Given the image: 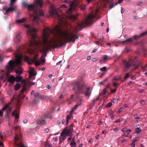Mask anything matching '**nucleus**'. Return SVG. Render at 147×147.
Instances as JSON below:
<instances>
[{
	"mask_svg": "<svg viewBox=\"0 0 147 147\" xmlns=\"http://www.w3.org/2000/svg\"><path fill=\"white\" fill-rule=\"evenodd\" d=\"M38 56V54H36L34 56V58L33 59H31V63H33L35 62L37 58V57Z\"/></svg>",
	"mask_w": 147,
	"mask_h": 147,
	"instance_id": "obj_31",
	"label": "nucleus"
},
{
	"mask_svg": "<svg viewBox=\"0 0 147 147\" xmlns=\"http://www.w3.org/2000/svg\"><path fill=\"white\" fill-rule=\"evenodd\" d=\"M23 6L28 8L29 11L30 18L33 19V22L36 24H38L40 21V16H43L44 12L41 9L36 10V7L38 5L41 8L42 6V0H36V4L34 5L28 4L26 2L23 3Z\"/></svg>",
	"mask_w": 147,
	"mask_h": 147,
	"instance_id": "obj_2",
	"label": "nucleus"
},
{
	"mask_svg": "<svg viewBox=\"0 0 147 147\" xmlns=\"http://www.w3.org/2000/svg\"><path fill=\"white\" fill-rule=\"evenodd\" d=\"M123 108L121 107V108H120L119 110V112L120 113V112H121L122 111H123Z\"/></svg>",
	"mask_w": 147,
	"mask_h": 147,
	"instance_id": "obj_59",
	"label": "nucleus"
},
{
	"mask_svg": "<svg viewBox=\"0 0 147 147\" xmlns=\"http://www.w3.org/2000/svg\"><path fill=\"white\" fill-rule=\"evenodd\" d=\"M80 9L82 10H84L85 9V6H80Z\"/></svg>",
	"mask_w": 147,
	"mask_h": 147,
	"instance_id": "obj_51",
	"label": "nucleus"
},
{
	"mask_svg": "<svg viewBox=\"0 0 147 147\" xmlns=\"http://www.w3.org/2000/svg\"><path fill=\"white\" fill-rule=\"evenodd\" d=\"M15 56L16 59L15 61L10 60L8 62V65L6 67L7 70L6 74L7 76L9 75L11 71L13 70L17 65H20L21 64L22 55L19 53H17L15 55Z\"/></svg>",
	"mask_w": 147,
	"mask_h": 147,
	"instance_id": "obj_4",
	"label": "nucleus"
},
{
	"mask_svg": "<svg viewBox=\"0 0 147 147\" xmlns=\"http://www.w3.org/2000/svg\"><path fill=\"white\" fill-rule=\"evenodd\" d=\"M81 104H82V103H81V102L80 103H79V104H78V105H76L73 108L71 111L73 112L74 111V110H76L78 108V106L79 105H80Z\"/></svg>",
	"mask_w": 147,
	"mask_h": 147,
	"instance_id": "obj_37",
	"label": "nucleus"
},
{
	"mask_svg": "<svg viewBox=\"0 0 147 147\" xmlns=\"http://www.w3.org/2000/svg\"><path fill=\"white\" fill-rule=\"evenodd\" d=\"M17 0H10L9 5L11 6L14 7V3Z\"/></svg>",
	"mask_w": 147,
	"mask_h": 147,
	"instance_id": "obj_36",
	"label": "nucleus"
},
{
	"mask_svg": "<svg viewBox=\"0 0 147 147\" xmlns=\"http://www.w3.org/2000/svg\"><path fill=\"white\" fill-rule=\"evenodd\" d=\"M20 82L22 84V89L21 90V92H24L26 90L27 85V83H26V81L25 80H21Z\"/></svg>",
	"mask_w": 147,
	"mask_h": 147,
	"instance_id": "obj_13",
	"label": "nucleus"
},
{
	"mask_svg": "<svg viewBox=\"0 0 147 147\" xmlns=\"http://www.w3.org/2000/svg\"><path fill=\"white\" fill-rule=\"evenodd\" d=\"M140 103L142 105H144L145 104V101L142 100L140 102Z\"/></svg>",
	"mask_w": 147,
	"mask_h": 147,
	"instance_id": "obj_55",
	"label": "nucleus"
},
{
	"mask_svg": "<svg viewBox=\"0 0 147 147\" xmlns=\"http://www.w3.org/2000/svg\"><path fill=\"white\" fill-rule=\"evenodd\" d=\"M15 81V77L13 75L11 76L8 78V81L11 84H13Z\"/></svg>",
	"mask_w": 147,
	"mask_h": 147,
	"instance_id": "obj_17",
	"label": "nucleus"
},
{
	"mask_svg": "<svg viewBox=\"0 0 147 147\" xmlns=\"http://www.w3.org/2000/svg\"><path fill=\"white\" fill-rule=\"evenodd\" d=\"M70 145L71 147H76V143L74 141H71L70 144Z\"/></svg>",
	"mask_w": 147,
	"mask_h": 147,
	"instance_id": "obj_34",
	"label": "nucleus"
},
{
	"mask_svg": "<svg viewBox=\"0 0 147 147\" xmlns=\"http://www.w3.org/2000/svg\"><path fill=\"white\" fill-rule=\"evenodd\" d=\"M105 1H106L107 3H109V9H111L115 5H117L118 4L122 3L123 0H118V1L116 2L115 4H114L113 1L112 0H104Z\"/></svg>",
	"mask_w": 147,
	"mask_h": 147,
	"instance_id": "obj_10",
	"label": "nucleus"
},
{
	"mask_svg": "<svg viewBox=\"0 0 147 147\" xmlns=\"http://www.w3.org/2000/svg\"><path fill=\"white\" fill-rule=\"evenodd\" d=\"M59 9L53 8L50 10V16L57 20L59 25L56 26L53 29H50L48 27L45 28L43 30L42 42L35 40L37 36L34 32H37V30L29 24L24 25V27L28 29L27 35L30 36L32 38L29 41L30 47L38 48L41 52H43L41 57L42 58H45L46 57L47 53L51 48H56L71 42L74 43L75 40L79 38L77 34L72 33L70 29L61 30V27L67 23L64 16L59 14Z\"/></svg>",
	"mask_w": 147,
	"mask_h": 147,
	"instance_id": "obj_1",
	"label": "nucleus"
},
{
	"mask_svg": "<svg viewBox=\"0 0 147 147\" xmlns=\"http://www.w3.org/2000/svg\"><path fill=\"white\" fill-rule=\"evenodd\" d=\"M121 121V120L120 119H118L117 120L115 121V123H118V122H120Z\"/></svg>",
	"mask_w": 147,
	"mask_h": 147,
	"instance_id": "obj_60",
	"label": "nucleus"
},
{
	"mask_svg": "<svg viewBox=\"0 0 147 147\" xmlns=\"http://www.w3.org/2000/svg\"><path fill=\"white\" fill-rule=\"evenodd\" d=\"M137 140H132V142L131 144V147H133L135 145V143L136 141Z\"/></svg>",
	"mask_w": 147,
	"mask_h": 147,
	"instance_id": "obj_43",
	"label": "nucleus"
},
{
	"mask_svg": "<svg viewBox=\"0 0 147 147\" xmlns=\"http://www.w3.org/2000/svg\"><path fill=\"white\" fill-rule=\"evenodd\" d=\"M138 59L139 58L138 57L135 56L130 58L127 61L124 60L123 62L124 72L127 71L132 65L134 67V68L131 69L132 71H134L137 69L139 66V64L137 63Z\"/></svg>",
	"mask_w": 147,
	"mask_h": 147,
	"instance_id": "obj_5",
	"label": "nucleus"
},
{
	"mask_svg": "<svg viewBox=\"0 0 147 147\" xmlns=\"http://www.w3.org/2000/svg\"><path fill=\"white\" fill-rule=\"evenodd\" d=\"M30 84L29 85V86L32 85H34L35 84V82H29Z\"/></svg>",
	"mask_w": 147,
	"mask_h": 147,
	"instance_id": "obj_56",
	"label": "nucleus"
},
{
	"mask_svg": "<svg viewBox=\"0 0 147 147\" xmlns=\"http://www.w3.org/2000/svg\"><path fill=\"white\" fill-rule=\"evenodd\" d=\"M131 78L132 80H134L135 79V76H131Z\"/></svg>",
	"mask_w": 147,
	"mask_h": 147,
	"instance_id": "obj_57",
	"label": "nucleus"
},
{
	"mask_svg": "<svg viewBox=\"0 0 147 147\" xmlns=\"http://www.w3.org/2000/svg\"><path fill=\"white\" fill-rule=\"evenodd\" d=\"M34 68H31L30 69L29 71V78L30 80L32 79L34 80L35 79V78H32V77L34 76H35L36 75V73H35L34 72Z\"/></svg>",
	"mask_w": 147,
	"mask_h": 147,
	"instance_id": "obj_12",
	"label": "nucleus"
},
{
	"mask_svg": "<svg viewBox=\"0 0 147 147\" xmlns=\"http://www.w3.org/2000/svg\"><path fill=\"white\" fill-rule=\"evenodd\" d=\"M21 92H21L19 93L18 95V98H24L25 97V95H23V92Z\"/></svg>",
	"mask_w": 147,
	"mask_h": 147,
	"instance_id": "obj_27",
	"label": "nucleus"
},
{
	"mask_svg": "<svg viewBox=\"0 0 147 147\" xmlns=\"http://www.w3.org/2000/svg\"><path fill=\"white\" fill-rule=\"evenodd\" d=\"M75 84L76 86V87L78 89L79 94H84L85 96L86 97H89L90 96L91 91L90 90V87H89L87 88L86 91H83V87L85 85L84 83L80 84L79 82H77L75 83Z\"/></svg>",
	"mask_w": 147,
	"mask_h": 147,
	"instance_id": "obj_6",
	"label": "nucleus"
},
{
	"mask_svg": "<svg viewBox=\"0 0 147 147\" xmlns=\"http://www.w3.org/2000/svg\"><path fill=\"white\" fill-rule=\"evenodd\" d=\"M66 138V136L64 135V131H62L61 133L60 136L59 138V143L60 144L62 142V141L64 140Z\"/></svg>",
	"mask_w": 147,
	"mask_h": 147,
	"instance_id": "obj_14",
	"label": "nucleus"
},
{
	"mask_svg": "<svg viewBox=\"0 0 147 147\" xmlns=\"http://www.w3.org/2000/svg\"><path fill=\"white\" fill-rule=\"evenodd\" d=\"M45 147H52V146L47 143L45 144Z\"/></svg>",
	"mask_w": 147,
	"mask_h": 147,
	"instance_id": "obj_53",
	"label": "nucleus"
},
{
	"mask_svg": "<svg viewBox=\"0 0 147 147\" xmlns=\"http://www.w3.org/2000/svg\"><path fill=\"white\" fill-rule=\"evenodd\" d=\"M121 78V77L120 76H118V77H117L116 76H115L114 77L113 80L114 81H119Z\"/></svg>",
	"mask_w": 147,
	"mask_h": 147,
	"instance_id": "obj_33",
	"label": "nucleus"
},
{
	"mask_svg": "<svg viewBox=\"0 0 147 147\" xmlns=\"http://www.w3.org/2000/svg\"><path fill=\"white\" fill-rule=\"evenodd\" d=\"M25 60L29 64H31L32 63H31V59H30L28 57H24Z\"/></svg>",
	"mask_w": 147,
	"mask_h": 147,
	"instance_id": "obj_30",
	"label": "nucleus"
},
{
	"mask_svg": "<svg viewBox=\"0 0 147 147\" xmlns=\"http://www.w3.org/2000/svg\"><path fill=\"white\" fill-rule=\"evenodd\" d=\"M116 90V89H114L113 90L111 89V92L112 93H114L115 92Z\"/></svg>",
	"mask_w": 147,
	"mask_h": 147,
	"instance_id": "obj_52",
	"label": "nucleus"
},
{
	"mask_svg": "<svg viewBox=\"0 0 147 147\" xmlns=\"http://www.w3.org/2000/svg\"><path fill=\"white\" fill-rule=\"evenodd\" d=\"M78 16L77 15L70 14L69 15V18L73 20H75L77 19Z\"/></svg>",
	"mask_w": 147,
	"mask_h": 147,
	"instance_id": "obj_19",
	"label": "nucleus"
},
{
	"mask_svg": "<svg viewBox=\"0 0 147 147\" xmlns=\"http://www.w3.org/2000/svg\"><path fill=\"white\" fill-rule=\"evenodd\" d=\"M16 73L18 75H20L23 72L22 68L20 66L15 69Z\"/></svg>",
	"mask_w": 147,
	"mask_h": 147,
	"instance_id": "obj_15",
	"label": "nucleus"
},
{
	"mask_svg": "<svg viewBox=\"0 0 147 147\" xmlns=\"http://www.w3.org/2000/svg\"><path fill=\"white\" fill-rule=\"evenodd\" d=\"M11 107H9V106L7 108V110H6V112L7 114H8L9 113H10V112L11 111Z\"/></svg>",
	"mask_w": 147,
	"mask_h": 147,
	"instance_id": "obj_40",
	"label": "nucleus"
},
{
	"mask_svg": "<svg viewBox=\"0 0 147 147\" xmlns=\"http://www.w3.org/2000/svg\"><path fill=\"white\" fill-rule=\"evenodd\" d=\"M140 67H141L143 71H144L146 70V66H142V65H140Z\"/></svg>",
	"mask_w": 147,
	"mask_h": 147,
	"instance_id": "obj_49",
	"label": "nucleus"
},
{
	"mask_svg": "<svg viewBox=\"0 0 147 147\" xmlns=\"http://www.w3.org/2000/svg\"><path fill=\"white\" fill-rule=\"evenodd\" d=\"M146 34H147V31L142 33L139 36L135 35L133 36V38L134 39H136L139 38L140 37L146 35Z\"/></svg>",
	"mask_w": 147,
	"mask_h": 147,
	"instance_id": "obj_18",
	"label": "nucleus"
},
{
	"mask_svg": "<svg viewBox=\"0 0 147 147\" xmlns=\"http://www.w3.org/2000/svg\"><path fill=\"white\" fill-rule=\"evenodd\" d=\"M122 131L123 132H126L128 134H129L131 131V130L130 129H126L125 128H124L122 129Z\"/></svg>",
	"mask_w": 147,
	"mask_h": 147,
	"instance_id": "obj_28",
	"label": "nucleus"
},
{
	"mask_svg": "<svg viewBox=\"0 0 147 147\" xmlns=\"http://www.w3.org/2000/svg\"><path fill=\"white\" fill-rule=\"evenodd\" d=\"M98 12V9L95 11V14L91 13L88 14L87 17L80 23H78L77 26L75 28L76 31H78L79 30H81L83 27L88 26H90L93 24V19L96 18V15Z\"/></svg>",
	"mask_w": 147,
	"mask_h": 147,
	"instance_id": "obj_3",
	"label": "nucleus"
},
{
	"mask_svg": "<svg viewBox=\"0 0 147 147\" xmlns=\"http://www.w3.org/2000/svg\"><path fill=\"white\" fill-rule=\"evenodd\" d=\"M73 125L71 124L68 128L67 127H66L62 131H64V135L67 136H71L72 132L73 131Z\"/></svg>",
	"mask_w": 147,
	"mask_h": 147,
	"instance_id": "obj_8",
	"label": "nucleus"
},
{
	"mask_svg": "<svg viewBox=\"0 0 147 147\" xmlns=\"http://www.w3.org/2000/svg\"><path fill=\"white\" fill-rule=\"evenodd\" d=\"M22 138V136L21 135H16V136L14 138L15 141V144L18 147H25L24 145L21 142L19 143H17V142Z\"/></svg>",
	"mask_w": 147,
	"mask_h": 147,
	"instance_id": "obj_9",
	"label": "nucleus"
},
{
	"mask_svg": "<svg viewBox=\"0 0 147 147\" xmlns=\"http://www.w3.org/2000/svg\"><path fill=\"white\" fill-rule=\"evenodd\" d=\"M107 90H106V89H104L102 91V92H101V94L102 95H105L107 92Z\"/></svg>",
	"mask_w": 147,
	"mask_h": 147,
	"instance_id": "obj_41",
	"label": "nucleus"
},
{
	"mask_svg": "<svg viewBox=\"0 0 147 147\" xmlns=\"http://www.w3.org/2000/svg\"><path fill=\"white\" fill-rule=\"evenodd\" d=\"M16 37L17 39L19 41H20L22 39L21 37L19 34H16Z\"/></svg>",
	"mask_w": 147,
	"mask_h": 147,
	"instance_id": "obj_38",
	"label": "nucleus"
},
{
	"mask_svg": "<svg viewBox=\"0 0 147 147\" xmlns=\"http://www.w3.org/2000/svg\"><path fill=\"white\" fill-rule=\"evenodd\" d=\"M26 19L25 18H23L19 20H16V22L17 23L20 24L26 21Z\"/></svg>",
	"mask_w": 147,
	"mask_h": 147,
	"instance_id": "obj_23",
	"label": "nucleus"
},
{
	"mask_svg": "<svg viewBox=\"0 0 147 147\" xmlns=\"http://www.w3.org/2000/svg\"><path fill=\"white\" fill-rule=\"evenodd\" d=\"M131 75V74H130V73H128L126 74L125 76L124 77V79H127L128 78H129L130 76Z\"/></svg>",
	"mask_w": 147,
	"mask_h": 147,
	"instance_id": "obj_39",
	"label": "nucleus"
},
{
	"mask_svg": "<svg viewBox=\"0 0 147 147\" xmlns=\"http://www.w3.org/2000/svg\"><path fill=\"white\" fill-rule=\"evenodd\" d=\"M120 85V84L118 83L114 82L113 83V85L115 87H116L119 86Z\"/></svg>",
	"mask_w": 147,
	"mask_h": 147,
	"instance_id": "obj_45",
	"label": "nucleus"
},
{
	"mask_svg": "<svg viewBox=\"0 0 147 147\" xmlns=\"http://www.w3.org/2000/svg\"><path fill=\"white\" fill-rule=\"evenodd\" d=\"M10 104V103L7 104L1 109V111L3 112V111L6 110V109L8 107Z\"/></svg>",
	"mask_w": 147,
	"mask_h": 147,
	"instance_id": "obj_29",
	"label": "nucleus"
},
{
	"mask_svg": "<svg viewBox=\"0 0 147 147\" xmlns=\"http://www.w3.org/2000/svg\"><path fill=\"white\" fill-rule=\"evenodd\" d=\"M137 128L135 130V131L136 133L139 134L141 132V129L140 128L139 125H137Z\"/></svg>",
	"mask_w": 147,
	"mask_h": 147,
	"instance_id": "obj_22",
	"label": "nucleus"
},
{
	"mask_svg": "<svg viewBox=\"0 0 147 147\" xmlns=\"http://www.w3.org/2000/svg\"><path fill=\"white\" fill-rule=\"evenodd\" d=\"M2 10L4 11L5 12V14H8L9 12H11L15 10V8L14 7L11 6L9 5V7L7 8L4 7L3 8Z\"/></svg>",
	"mask_w": 147,
	"mask_h": 147,
	"instance_id": "obj_11",
	"label": "nucleus"
},
{
	"mask_svg": "<svg viewBox=\"0 0 147 147\" xmlns=\"http://www.w3.org/2000/svg\"><path fill=\"white\" fill-rule=\"evenodd\" d=\"M72 117V115L69 114L66 116V123L67 125L68 123L69 120H70Z\"/></svg>",
	"mask_w": 147,
	"mask_h": 147,
	"instance_id": "obj_24",
	"label": "nucleus"
},
{
	"mask_svg": "<svg viewBox=\"0 0 147 147\" xmlns=\"http://www.w3.org/2000/svg\"><path fill=\"white\" fill-rule=\"evenodd\" d=\"M35 63V65L36 66H38L40 64V63L39 61H36Z\"/></svg>",
	"mask_w": 147,
	"mask_h": 147,
	"instance_id": "obj_44",
	"label": "nucleus"
},
{
	"mask_svg": "<svg viewBox=\"0 0 147 147\" xmlns=\"http://www.w3.org/2000/svg\"><path fill=\"white\" fill-rule=\"evenodd\" d=\"M110 83H109L105 89H106V90H107L108 88H110Z\"/></svg>",
	"mask_w": 147,
	"mask_h": 147,
	"instance_id": "obj_54",
	"label": "nucleus"
},
{
	"mask_svg": "<svg viewBox=\"0 0 147 147\" xmlns=\"http://www.w3.org/2000/svg\"><path fill=\"white\" fill-rule=\"evenodd\" d=\"M39 95V93H36L34 94V96H35V97H37Z\"/></svg>",
	"mask_w": 147,
	"mask_h": 147,
	"instance_id": "obj_62",
	"label": "nucleus"
},
{
	"mask_svg": "<svg viewBox=\"0 0 147 147\" xmlns=\"http://www.w3.org/2000/svg\"><path fill=\"white\" fill-rule=\"evenodd\" d=\"M100 70L101 71H106L107 70V68L106 67H103L101 68L100 69Z\"/></svg>",
	"mask_w": 147,
	"mask_h": 147,
	"instance_id": "obj_42",
	"label": "nucleus"
},
{
	"mask_svg": "<svg viewBox=\"0 0 147 147\" xmlns=\"http://www.w3.org/2000/svg\"><path fill=\"white\" fill-rule=\"evenodd\" d=\"M15 79L16 82H20L22 80V78L21 76H17L15 77Z\"/></svg>",
	"mask_w": 147,
	"mask_h": 147,
	"instance_id": "obj_25",
	"label": "nucleus"
},
{
	"mask_svg": "<svg viewBox=\"0 0 147 147\" xmlns=\"http://www.w3.org/2000/svg\"><path fill=\"white\" fill-rule=\"evenodd\" d=\"M114 113V112L112 111H111L109 112V114L110 115H112Z\"/></svg>",
	"mask_w": 147,
	"mask_h": 147,
	"instance_id": "obj_58",
	"label": "nucleus"
},
{
	"mask_svg": "<svg viewBox=\"0 0 147 147\" xmlns=\"http://www.w3.org/2000/svg\"><path fill=\"white\" fill-rule=\"evenodd\" d=\"M134 117L136 121H141L140 118L137 115H134Z\"/></svg>",
	"mask_w": 147,
	"mask_h": 147,
	"instance_id": "obj_35",
	"label": "nucleus"
},
{
	"mask_svg": "<svg viewBox=\"0 0 147 147\" xmlns=\"http://www.w3.org/2000/svg\"><path fill=\"white\" fill-rule=\"evenodd\" d=\"M20 85L18 83L16 84L15 86L14 89L15 90H18L20 88Z\"/></svg>",
	"mask_w": 147,
	"mask_h": 147,
	"instance_id": "obj_32",
	"label": "nucleus"
},
{
	"mask_svg": "<svg viewBox=\"0 0 147 147\" xmlns=\"http://www.w3.org/2000/svg\"><path fill=\"white\" fill-rule=\"evenodd\" d=\"M105 72H102L101 76H100V78H101L102 76H103L105 74Z\"/></svg>",
	"mask_w": 147,
	"mask_h": 147,
	"instance_id": "obj_61",
	"label": "nucleus"
},
{
	"mask_svg": "<svg viewBox=\"0 0 147 147\" xmlns=\"http://www.w3.org/2000/svg\"><path fill=\"white\" fill-rule=\"evenodd\" d=\"M99 97H97L95 100H93V103L92 104L93 106H94V105H95L96 102L98 101L99 100Z\"/></svg>",
	"mask_w": 147,
	"mask_h": 147,
	"instance_id": "obj_47",
	"label": "nucleus"
},
{
	"mask_svg": "<svg viewBox=\"0 0 147 147\" xmlns=\"http://www.w3.org/2000/svg\"><path fill=\"white\" fill-rule=\"evenodd\" d=\"M112 105V102H109L108 103L106 106V108L110 107H111Z\"/></svg>",
	"mask_w": 147,
	"mask_h": 147,
	"instance_id": "obj_48",
	"label": "nucleus"
},
{
	"mask_svg": "<svg viewBox=\"0 0 147 147\" xmlns=\"http://www.w3.org/2000/svg\"><path fill=\"white\" fill-rule=\"evenodd\" d=\"M37 123L39 125H43L45 123L46 121L45 120L43 119H40L37 120Z\"/></svg>",
	"mask_w": 147,
	"mask_h": 147,
	"instance_id": "obj_21",
	"label": "nucleus"
},
{
	"mask_svg": "<svg viewBox=\"0 0 147 147\" xmlns=\"http://www.w3.org/2000/svg\"><path fill=\"white\" fill-rule=\"evenodd\" d=\"M108 57L107 55H105L103 57V59L104 60V61H106L108 59Z\"/></svg>",
	"mask_w": 147,
	"mask_h": 147,
	"instance_id": "obj_50",
	"label": "nucleus"
},
{
	"mask_svg": "<svg viewBox=\"0 0 147 147\" xmlns=\"http://www.w3.org/2000/svg\"><path fill=\"white\" fill-rule=\"evenodd\" d=\"M133 41V39L131 38H129L125 40H123L121 42V43L123 44H124L128 42H131Z\"/></svg>",
	"mask_w": 147,
	"mask_h": 147,
	"instance_id": "obj_20",
	"label": "nucleus"
},
{
	"mask_svg": "<svg viewBox=\"0 0 147 147\" xmlns=\"http://www.w3.org/2000/svg\"><path fill=\"white\" fill-rule=\"evenodd\" d=\"M40 61H41V62L42 63V65H44V63H45V58H42L41 57V58L40 59Z\"/></svg>",
	"mask_w": 147,
	"mask_h": 147,
	"instance_id": "obj_46",
	"label": "nucleus"
},
{
	"mask_svg": "<svg viewBox=\"0 0 147 147\" xmlns=\"http://www.w3.org/2000/svg\"><path fill=\"white\" fill-rule=\"evenodd\" d=\"M64 1L65 3L69 4V8L68 10V12L69 13H71L72 11V9L74 8L77 5L76 2V1L74 0L70 1L68 0H64Z\"/></svg>",
	"mask_w": 147,
	"mask_h": 147,
	"instance_id": "obj_7",
	"label": "nucleus"
},
{
	"mask_svg": "<svg viewBox=\"0 0 147 147\" xmlns=\"http://www.w3.org/2000/svg\"><path fill=\"white\" fill-rule=\"evenodd\" d=\"M23 122L24 123H26L28 122V120L27 119H24Z\"/></svg>",
	"mask_w": 147,
	"mask_h": 147,
	"instance_id": "obj_63",
	"label": "nucleus"
},
{
	"mask_svg": "<svg viewBox=\"0 0 147 147\" xmlns=\"http://www.w3.org/2000/svg\"><path fill=\"white\" fill-rule=\"evenodd\" d=\"M27 52L30 54H33L34 53V50L32 48H28L27 49Z\"/></svg>",
	"mask_w": 147,
	"mask_h": 147,
	"instance_id": "obj_26",
	"label": "nucleus"
},
{
	"mask_svg": "<svg viewBox=\"0 0 147 147\" xmlns=\"http://www.w3.org/2000/svg\"><path fill=\"white\" fill-rule=\"evenodd\" d=\"M19 111V109H16L12 113V115L13 116H15V117L16 119H18L19 117V115L18 114V112Z\"/></svg>",
	"mask_w": 147,
	"mask_h": 147,
	"instance_id": "obj_16",
	"label": "nucleus"
},
{
	"mask_svg": "<svg viewBox=\"0 0 147 147\" xmlns=\"http://www.w3.org/2000/svg\"><path fill=\"white\" fill-rule=\"evenodd\" d=\"M142 2H140V1H139V2H137V4L138 5H141L142 4Z\"/></svg>",
	"mask_w": 147,
	"mask_h": 147,
	"instance_id": "obj_64",
	"label": "nucleus"
}]
</instances>
